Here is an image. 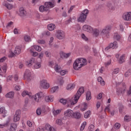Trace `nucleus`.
Segmentation results:
<instances>
[{"label": "nucleus", "instance_id": "c85d7f7f", "mask_svg": "<svg viewBox=\"0 0 131 131\" xmlns=\"http://www.w3.org/2000/svg\"><path fill=\"white\" fill-rule=\"evenodd\" d=\"M56 28V26L54 24H50L48 25V29L50 31H53Z\"/></svg>", "mask_w": 131, "mask_h": 131}, {"label": "nucleus", "instance_id": "aec40b11", "mask_svg": "<svg viewBox=\"0 0 131 131\" xmlns=\"http://www.w3.org/2000/svg\"><path fill=\"white\" fill-rule=\"evenodd\" d=\"M39 10L41 13H43V12H47V11H49V8H48L47 6H46V4H45V5H41L39 7Z\"/></svg>", "mask_w": 131, "mask_h": 131}, {"label": "nucleus", "instance_id": "e2e57ef3", "mask_svg": "<svg viewBox=\"0 0 131 131\" xmlns=\"http://www.w3.org/2000/svg\"><path fill=\"white\" fill-rule=\"evenodd\" d=\"M119 73V68H116L113 71L114 74H117V73Z\"/></svg>", "mask_w": 131, "mask_h": 131}, {"label": "nucleus", "instance_id": "f03ea898", "mask_svg": "<svg viewBox=\"0 0 131 131\" xmlns=\"http://www.w3.org/2000/svg\"><path fill=\"white\" fill-rule=\"evenodd\" d=\"M112 29L111 25H107L100 31V36L102 38H109L110 31Z\"/></svg>", "mask_w": 131, "mask_h": 131}, {"label": "nucleus", "instance_id": "6e6552de", "mask_svg": "<svg viewBox=\"0 0 131 131\" xmlns=\"http://www.w3.org/2000/svg\"><path fill=\"white\" fill-rule=\"evenodd\" d=\"M82 30L89 32V33H93V28L90 25H84L82 27Z\"/></svg>", "mask_w": 131, "mask_h": 131}, {"label": "nucleus", "instance_id": "ddd939ff", "mask_svg": "<svg viewBox=\"0 0 131 131\" xmlns=\"http://www.w3.org/2000/svg\"><path fill=\"white\" fill-rule=\"evenodd\" d=\"M56 37L58 39H63L65 37V33L63 31L58 30L56 32Z\"/></svg>", "mask_w": 131, "mask_h": 131}, {"label": "nucleus", "instance_id": "864d4df0", "mask_svg": "<svg viewBox=\"0 0 131 131\" xmlns=\"http://www.w3.org/2000/svg\"><path fill=\"white\" fill-rule=\"evenodd\" d=\"M58 73H60V75L64 76L67 73V71L60 70V72Z\"/></svg>", "mask_w": 131, "mask_h": 131}, {"label": "nucleus", "instance_id": "49530a36", "mask_svg": "<svg viewBox=\"0 0 131 131\" xmlns=\"http://www.w3.org/2000/svg\"><path fill=\"white\" fill-rule=\"evenodd\" d=\"M35 50L37 51V52H41V47L39 46L34 45Z\"/></svg>", "mask_w": 131, "mask_h": 131}, {"label": "nucleus", "instance_id": "b1692460", "mask_svg": "<svg viewBox=\"0 0 131 131\" xmlns=\"http://www.w3.org/2000/svg\"><path fill=\"white\" fill-rule=\"evenodd\" d=\"M81 117V114L78 112H74V114L73 115V118H76V119H79Z\"/></svg>", "mask_w": 131, "mask_h": 131}, {"label": "nucleus", "instance_id": "4468645a", "mask_svg": "<svg viewBox=\"0 0 131 131\" xmlns=\"http://www.w3.org/2000/svg\"><path fill=\"white\" fill-rule=\"evenodd\" d=\"M122 18L125 21L131 20V12L124 13L122 15Z\"/></svg>", "mask_w": 131, "mask_h": 131}, {"label": "nucleus", "instance_id": "6e6d98bb", "mask_svg": "<svg viewBox=\"0 0 131 131\" xmlns=\"http://www.w3.org/2000/svg\"><path fill=\"white\" fill-rule=\"evenodd\" d=\"M8 67H7V64H5L3 67H2V69L3 70V72L4 73H6V72H7V69Z\"/></svg>", "mask_w": 131, "mask_h": 131}, {"label": "nucleus", "instance_id": "9d476101", "mask_svg": "<svg viewBox=\"0 0 131 131\" xmlns=\"http://www.w3.org/2000/svg\"><path fill=\"white\" fill-rule=\"evenodd\" d=\"M21 115V111L20 110H17L15 112V114L13 117L14 122H17L20 120V115Z\"/></svg>", "mask_w": 131, "mask_h": 131}, {"label": "nucleus", "instance_id": "9b49d317", "mask_svg": "<svg viewBox=\"0 0 131 131\" xmlns=\"http://www.w3.org/2000/svg\"><path fill=\"white\" fill-rule=\"evenodd\" d=\"M32 75H33V72L31 70L27 69L25 71L24 77V78H30Z\"/></svg>", "mask_w": 131, "mask_h": 131}, {"label": "nucleus", "instance_id": "7ed1b4c3", "mask_svg": "<svg viewBox=\"0 0 131 131\" xmlns=\"http://www.w3.org/2000/svg\"><path fill=\"white\" fill-rule=\"evenodd\" d=\"M84 93V88L83 87H80L77 91L76 95H75L74 97L71 98V101H70L71 104H76L80 98V96Z\"/></svg>", "mask_w": 131, "mask_h": 131}, {"label": "nucleus", "instance_id": "de8ad7c7", "mask_svg": "<svg viewBox=\"0 0 131 131\" xmlns=\"http://www.w3.org/2000/svg\"><path fill=\"white\" fill-rule=\"evenodd\" d=\"M81 37L82 39H83V40H84L85 41H88V40H89V39L88 38V37H86L84 34H82L81 35Z\"/></svg>", "mask_w": 131, "mask_h": 131}, {"label": "nucleus", "instance_id": "a19ab883", "mask_svg": "<svg viewBox=\"0 0 131 131\" xmlns=\"http://www.w3.org/2000/svg\"><path fill=\"white\" fill-rule=\"evenodd\" d=\"M124 119L125 121H126V122H128V121H130L131 120V116L127 115H125Z\"/></svg>", "mask_w": 131, "mask_h": 131}, {"label": "nucleus", "instance_id": "39448f33", "mask_svg": "<svg viewBox=\"0 0 131 131\" xmlns=\"http://www.w3.org/2000/svg\"><path fill=\"white\" fill-rule=\"evenodd\" d=\"M46 95H47V93H46L45 92H39L36 93V94L33 95L31 99H33L34 101H35V102H37V103H38L40 99L45 97Z\"/></svg>", "mask_w": 131, "mask_h": 131}, {"label": "nucleus", "instance_id": "4c0bfd02", "mask_svg": "<svg viewBox=\"0 0 131 131\" xmlns=\"http://www.w3.org/2000/svg\"><path fill=\"white\" fill-rule=\"evenodd\" d=\"M49 66H50V67H55V66H56V65H57V63L56 62V61L55 60H52L49 62Z\"/></svg>", "mask_w": 131, "mask_h": 131}, {"label": "nucleus", "instance_id": "bf43d9fd", "mask_svg": "<svg viewBox=\"0 0 131 131\" xmlns=\"http://www.w3.org/2000/svg\"><path fill=\"white\" fill-rule=\"evenodd\" d=\"M110 107H111V105L110 104L107 105L104 110V111H108V112H110Z\"/></svg>", "mask_w": 131, "mask_h": 131}, {"label": "nucleus", "instance_id": "58836bf2", "mask_svg": "<svg viewBox=\"0 0 131 131\" xmlns=\"http://www.w3.org/2000/svg\"><path fill=\"white\" fill-rule=\"evenodd\" d=\"M56 124L57 125L61 126L63 125V122L62 121V120L60 119H57L56 121Z\"/></svg>", "mask_w": 131, "mask_h": 131}, {"label": "nucleus", "instance_id": "20e7f679", "mask_svg": "<svg viewBox=\"0 0 131 131\" xmlns=\"http://www.w3.org/2000/svg\"><path fill=\"white\" fill-rule=\"evenodd\" d=\"M89 14V10L84 9L82 11L81 13L80 14L79 16L77 18L78 22H84L86 20V17H88V14Z\"/></svg>", "mask_w": 131, "mask_h": 131}, {"label": "nucleus", "instance_id": "603ef678", "mask_svg": "<svg viewBox=\"0 0 131 131\" xmlns=\"http://www.w3.org/2000/svg\"><path fill=\"white\" fill-rule=\"evenodd\" d=\"M27 124L29 127H32L33 125H34V123L31 121H28Z\"/></svg>", "mask_w": 131, "mask_h": 131}, {"label": "nucleus", "instance_id": "2eb2a0df", "mask_svg": "<svg viewBox=\"0 0 131 131\" xmlns=\"http://www.w3.org/2000/svg\"><path fill=\"white\" fill-rule=\"evenodd\" d=\"M21 96L22 97H25V96H28L30 99H32L33 95H32V92H31V91H27L26 90H25L21 93Z\"/></svg>", "mask_w": 131, "mask_h": 131}, {"label": "nucleus", "instance_id": "79ce46f5", "mask_svg": "<svg viewBox=\"0 0 131 131\" xmlns=\"http://www.w3.org/2000/svg\"><path fill=\"white\" fill-rule=\"evenodd\" d=\"M59 87L58 86H53L51 88V93H56L58 91Z\"/></svg>", "mask_w": 131, "mask_h": 131}, {"label": "nucleus", "instance_id": "774afa93", "mask_svg": "<svg viewBox=\"0 0 131 131\" xmlns=\"http://www.w3.org/2000/svg\"><path fill=\"white\" fill-rule=\"evenodd\" d=\"M127 95L131 96V85L129 86V90L127 91Z\"/></svg>", "mask_w": 131, "mask_h": 131}, {"label": "nucleus", "instance_id": "bb28decb", "mask_svg": "<svg viewBox=\"0 0 131 131\" xmlns=\"http://www.w3.org/2000/svg\"><path fill=\"white\" fill-rule=\"evenodd\" d=\"M14 53L16 55H19L21 53V47L19 46L15 47Z\"/></svg>", "mask_w": 131, "mask_h": 131}, {"label": "nucleus", "instance_id": "a18cd8bd", "mask_svg": "<svg viewBox=\"0 0 131 131\" xmlns=\"http://www.w3.org/2000/svg\"><path fill=\"white\" fill-rule=\"evenodd\" d=\"M85 125H86V122L84 121L81 125L80 130L82 131L84 129V127H85Z\"/></svg>", "mask_w": 131, "mask_h": 131}, {"label": "nucleus", "instance_id": "f3484780", "mask_svg": "<svg viewBox=\"0 0 131 131\" xmlns=\"http://www.w3.org/2000/svg\"><path fill=\"white\" fill-rule=\"evenodd\" d=\"M43 130L47 131H57V130L54 128V127L51 126L50 124H47L43 128Z\"/></svg>", "mask_w": 131, "mask_h": 131}, {"label": "nucleus", "instance_id": "dca6fc26", "mask_svg": "<svg viewBox=\"0 0 131 131\" xmlns=\"http://www.w3.org/2000/svg\"><path fill=\"white\" fill-rule=\"evenodd\" d=\"M45 5L49 9L50 8H54V7L56 6V2H55V1H52L51 2H46Z\"/></svg>", "mask_w": 131, "mask_h": 131}, {"label": "nucleus", "instance_id": "393cba45", "mask_svg": "<svg viewBox=\"0 0 131 131\" xmlns=\"http://www.w3.org/2000/svg\"><path fill=\"white\" fill-rule=\"evenodd\" d=\"M15 95V93L14 92H10L8 93L6 95V98H9L10 99H12V98H14V95Z\"/></svg>", "mask_w": 131, "mask_h": 131}, {"label": "nucleus", "instance_id": "a211bd4d", "mask_svg": "<svg viewBox=\"0 0 131 131\" xmlns=\"http://www.w3.org/2000/svg\"><path fill=\"white\" fill-rule=\"evenodd\" d=\"M71 101V99L67 100L65 99L61 98V99H60L59 102H60V103H61L63 105H65L66 104H68V106H70V105H73V104H71V103L70 102Z\"/></svg>", "mask_w": 131, "mask_h": 131}, {"label": "nucleus", "instance_id": "412c9836", "mask_svg": "<svg viewBox=\"0 0 131 131\" xmlns=\"http://www.w3.org/2000/svg\"><path fill=\"white\" fill-rule=\"evenodd\" d=\"M0 112L3 117H6V116H7V114L8 113V111H7V110H6V108L4 107L0 108Z\"/></svg>", "mask_w": 131, "mask_h": 131}, {"label": "nucleus", "instance_id": "72a5a7b5", "mask_svg": "<svg viewBox=\"0 0 131 131\" xmlns=\"http://www.w3.org/2000/svg\"><path fill=\"white\" fill-rule=\"evenodd\" d=\"M111 47H112L113 49H117V48H118V43L116 41H115L113 43H111Z\"/></svg>", "mask_w": 131, "mask_h": 131}, {"label": "nucleus", "instance_id": "2f4dec72", "mask_svg": "<svg viewBox=\"0 0 131 131\" xmlns=\"http://www.w3.org/2000/svg\"><path fill=\"white\" fill-rule=\"evenodd\" d=\"M61 111H62V109L57 110H53L52 111V113H53L54 116H57V115H58L61 113Z\"/></svg>", "mask_w": 131, "mask_h": 131}, {"label": "nucleus", "instance_id": "3c124183", "mask_svg": "<svg viewBox=\"0 0 131 131\" xmlns=\"http://www.w3.org/2000/svg\"><path fill=\"white\" fill-rule=\"evenodd\" d=\"M89 131H94L95 130V125L91 124L88 128Z\"/></svg>", "mask_w": 131, "mask_h": 131}, {"label": "nucleus", "instance_id": "09e8293b", "mask_svg": "<svg viewBox=\"0 0 131 131\" xmlns=\"http://www.w3.org/2000/svg\"><path fill=\"white\" fill-rule=\"evenodd\" d=\"M130 74H131V69H129L125 73L124 76L125 77H128V76L130 75Z\"/></svg>", "mask_w": 131, "mask_h": 131}, {"label": "nucleus", "instance_id": "e433bc0d", "mask_svg": "<svg viewBox=\"0 0 131 131\" xmlns=\"http://www.w3.org/2000/svg\"><path fill=\"white\" fill-rule=\"evenodd\" d=\"M4 5L7 9H8V10H11V9H13V5H12L11 4H10L8 3H5L4 4Z\"/></svg>", "mask_w": 131, "mask_h": 131}, {"label": "nucleus", "instance_id": "c9c22d12", "mask_svg": "<svg viewBox=\"0 0 131 131\" xmlns=\"http://www.w3.org/2000/svg\"><path fill=\"white\" fill-rule=\"evenodd\" d=\"M92 99L91 93L90 91H88L86 93V99L87 101H90Z\"/></svg>", "mask_w": 131, "mask_h": 131}, {"label": "nucleus", "instance_id": "6ab92c4d", "mask_svg": "<svg viewBox=\"0 0 131 131\" xmlns=\"http://www.w3.org/2000/svg\"><path fill=\"white\" fill-rule=\"evenodd\" d=\"M35 63V58H32L30 60L26 62V65L28 66V67H31L33 64Z\"/></svg>", "mask_w": 131, "mask_h": 131}, {"label": "nucleus", "instance_id": "f257e3e1", "mask_svg": "<svg viewBox=\"0 0 131 131\" xmlns=\"http://www.w3.org/2000/svg\"><path fill=\"white\" fill-rule=\"evenodd\" d=\"M88 64V61L85 58H79L77 59L73 63V68L75 70H79L80 68L85 66Z\"/></svg>", "mask_w": 131, "mask_h": 131}, {"label": "nucleus", "instance_id": "423d86ee", "mask_svg": "<svg viewBox=\"0 0 131 131\" xmlns=\"http://www.w3.org/2000/svg\"><path fill=\"white\" fill-rule=\"evenodd\" d=\"M40 88L44 90H48L50 88V83L46 79H43L40 81Z\"/></svg>", "mask_w": 131, "mask_h": 131}, {"label": "nucleus", "instance_id": "680f3d73", "mask_svg": "<svg viewBox=\"0 0 131 131\" xmlns=\"http://www.w3.org/2000/svg\"><path fill=\"white\" fill-rule=\"evenodd\" d=\"M36 114L37 115H40L41 114V109L38 108L36 110Z\"/></svg>", "mask_w": 131, "mask_h": 131}, {"label": "nucleus", "instance_id": "c756f323", "mask_svg": "<svg viewBox=\"0 0 131 131\" xmlns=\"http://www.w3.org/2000/svg\"><path fill=\"white\" fill-rule=\"evenodd\" d=\"M75 88V84L73 83H70L67 86V90L68 91H72V90H73Z\"/></svg>", "mask_w": 131, "mask_h": 131}, {"label": "nucleus", "instance_id": "f8f14e48", "mask_svg": "<svg viewBox=\"0 0 131 131\" xmlns=\"http://www.w3.org/2000/svg\"><path fill=\"white\" fill-rule=\"evenodd\" d=\"M44 97L45 101L47 103H52V102H54V100H55L54 96L52 95H47L46 94Z\"/></svg>", "mask_w": 131, "mask_h": 131}, {"label": "nucleus", "instance_id": "7c9ffc66", "mask_svg": "<svg viewBox=\"0 0 131 131\" xmlns=\"http://www.w3.org/2000/svg\"><path fill=\"white\" fill-rule=\"evenodd\" d=\"M70 55H71V54L70 53H65L64 52H61L60 53V57L61 58H69V57H70Z\"/></svg>", "mask_w": 131, "mask_h": 131}, {"label": "nucleus", "instance_id": "cd10ccee", "mask_svg": "<svg viewBox=\"0 0 131 131\" xmlns=\"http://www.w3.org/2000/svg\"><path fill=\"white\" fill-rule=\"evenodd\" d=\"M97 80L98 82H99L100 84L102 86H104L105 85V81H104V79L102 77H98Z\"/></svg>", "mask_w": 131, "mask_h": 131}, {"label": "nucleus", "instance_id": "0e129e2a", "mask_svg": "<svg viewBox=\"0 0 131 131\" xmlns=\"http://www.w3.org/2000/svg\"><path fill=\"white\" fill-rule=\"evenodd\" d=\"M102 96L103 93H99L97 96V99H98V100H100V99H102Z\"/></svg>", "mask_w": 131, "mask_h": 131}, {"label": "nucleus", "instance_id": "8fccbe9b", "mask_svg": "<svg viewBox=\"0 0 131 131\" xmlns=\"http://www.w3.org/2000/svg\"><path fill=\"white\" fill-rule=\"evenodd\" d=\"M54 69L56 72H60L61 71V68L58 66V64L55 66Z\"/></svg>", "mask_w": 131, "mask_h": 131}, {"label": "nucleus", "instance_id": "37998d69", "mask_svg": "<svg viewBox=\"0 0 131 131\" xmlns=\"http://www.w3.org/2000/svg\"><path fill=\"white\" fill-rule=\"evenodd\" d=\"M91 116V111H88L86 112L84 115V118H89L90 116Z\"/></svg>", "mask_w": 131, "mask_h": 131}, {"label": "nucleus", "instance_id": "a878e982", "mask_svg": "<svg viewBox=\"0 0 131 131\" xmlns=\"http://www.w3.org/2000/svg\"><path fill=\"white\" fill-rule=\"evenodd\" d=\"M16 128H17V124L16 123H12L9 128V131H16Z\"/></svg>", "mask_w": 131, "mask_h": 131}, {"label": "nucleus", "instance_id": "13d9d810", "mask_svg": "<svg viewBox=\"0 0 131 131\" xmlns=\"http://www.w3.org/2000/svg\"><path fill=\"white\" fill-rule=\"evenodd\" d=\"M16 55H17V54H15V52H10L9 57H10V58H13V57H15V56H16Z\"/></svg>", "mask_w": 131, "mask_h": 131}, {"label": "nucleus", "instance_id": "5fc2aeb1", "mask_svg": "<svg viewBox=\"0 0 131 131\" xmlns=\"http://www.w3.org/2000/svg\"><path fill=\"white\" fill-rule=\"evenodd\" d=\"M111 61H112V60H111V59H110V60H108L104 63V65H105V67H108V66H109L111 64Z\"/></svg>", "mask_w": 131, "mask_h": 131}, {"label": "nucleus", "instance_id": "1a4fd4ad", "mask_svg": "<svg viewBox=\"0 0 131 131\" xmlns=\"http://www.w3.org/2000/svg\"><path fill=\"white\" fill-rule=\"evenodd\" d=\"M73 111L68 109L64 112V116L68 118H73Z\"/></svg>", "mask_w": 131, "mask_h": 131}, {"label": "nucleus", "instance_id": "4d7b16f0", "mask_svg": "<svg viewBox=\"0 0 131 131\" xmlns=\"http://www.w3.org/2000/svg\"><path fill=\"white\" fill-rule=\"evenodd\" d=\"M107 7H108V8H109V9H111V10H113L114 8V5H113L111 3H107Z\"/></svg>", "mask_w": 131, "mask_h": 131}, {"label": "nucleus", "instance_id": "4be33fe9", "mask_svg": "<svg viewBox=\"0 0 131 131\" xmlns=\"http://www.w3.org/2000/svg\"><path fill=\"white\" fill-rule=\"evenodd\" d=\"M91 33H93L94 35L96 37H98L99 35H100V30L98 28H93V32Z\"/></svg>", "mask_w": 131, "mask_h": 131}, {"label": "nucleus", "instance_id": "5701e85b", "mask_svg": "<svg viewBox=\"0 0 131 131\" xmlns=\"http://www.w3.org/2000/svg\"><path fill=\"white\" fill-rule=\"evenodd\" d=\"M41 67V62H37L35 61V63L33 65V69H39Z\"/></svg>", "mask_w": 131, "mask_h": 131}, {"label": "nucleus", "instance_id": "473e14b6", "mask_svg": "<svg viewBox=\"0 0 131 131\" xmlns=\"http://www.w3.org/2000/svg\"><path fill=\"white\" fill-rule=\"evenodd\" d=\"M125 61V55L124 54L121 56L119 59V62L122 64Z\"/></svg>", "mask_w": 131, "mask_h": 131}, {"label": "nucleus", "instance_id": "69168bd1", "mask_svg": "<svg viewBox=\"0 0 131 131\" xmlns=\"http://www.w3.org/2000/svg\"><path fill=\"white\" fill-rule=\"evenodd\" d=\"M25 41H29L30 40V37L29 36L26 35L25 36Z\"/></svg>", "mask_w": 131, "mask_h": 131}, {"label": "nucleus", "instance_id": "f704fd0d", "mask_svg": "<svg viewBox=\"0 0 131 131\" xmlns=\"http://www.w3.org/2000/svg\"><path fill=\"white\" fill-rule=\"evenodd\" d=\"M88 108V104L85 102L83 103L81 108V111H85Z\"/></svg>", "mask_w": 131, "mask_h": 131}, {"label": "nucleus", "instance_id": "ea45409f", "mask_svg": "<svg viewBox=\"0 0 131 131\" xmlns=\"http://www.w3.org/2000/svg\"><path fill=\"white\" fill-rule=\"evenodd\" d=\"M114 38L116 39V40H119V39H120V35H119L118 33H115L114 34Z\"/></svg>", "mask_w": 131, "mask_h": 131}, {"label": "nucleus", "instance_id": "338daca9", "mask_svg": "<svg viewBox=\"0 0 131 131\" xmlns=\"http://www.w3.org/2000/svg\"><path fill=\"white\" fill-rule=\"evenodd\" d=\"M120 127V124L118 123H116L115 124V128H116V129H118V128H119Z\"/></svg>", "mask_w": 131, "mask_h": 131}, {"label": "nucleus", "instance_id": "0eeeda50", "mask_svg": "<svg viewBox=\"0 0 131 131\" xmlns=\"http://www.w3.org/2000/svg\"><path fill=\"white\" fill-rule=\"evenodd\" d=\"M16 14L18 15V16H20V17H26V16H27V12L22 7L16 11Z\"/></svg>", "mask_w": 131, "mask_h": 131}, {"label": "nucleus", "instance_id": "052dcab7", "mask_svg": "<svg viewBox=\"0 0 131 131\" xmlns=\"http://www.w3.org/2000/svg\"><path fill=\"white\" fill-rule=\"evenodd\" d=\"M38 43H40V45H45L46 43V41L44 40L40 39L37 40Z\"/></svg>", "mask_w": 131, "mask_h": 131}, {"label": "nucleus", "instance_id": "c03bdc74", "mask_svg": "<svg viewBox=\"0 0 131 131\" xmlns=\"http://www.w3.org/2000/svg\"><path fill=\"white\" fill-rule=\"evenodd\" d=\"M85 125H86V122L84 121L81 125L80 130L82 131L84 129V127H85Z\"/></svg>", "mask_w": 131, "mask_h": 131}]
</instances>
